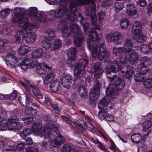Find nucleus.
Instances as JSON below:
<instances>
[{
  "instance_id": "nucleus-50",
  "label": "nucleus",
  "mask_w": 152,
  "mask_h": 152,
  "mask_svg": "<svg viewBox=\"0 0 152 152\" xmlns=\"http://www.w3.org/2000/svg\"><path fill=\"white\" fill-rule=\"evenodd\" d=\"M7 41L6 39H3L0 41V52H3L4 47L7 45Z\"/></svg>"
},
{
  "instance_id": "nucleus-54",
  "label": "nucleus",
  "mask_w": 152,
  "mask_h": 152,
  "mask_svg": "<svg viewBox=\"0 0 152 152\" xmlns=\"http://www.w3.org/2000/svg\"><path fill=\"white\" fill-rule=\"evenodd\" d=\"M75 63V58H70L67 61V64L71 67H72Z\"/></svg>"
},
{
  "instance_id": "nucleus-57",
  "label": "nucleus",
  "mask_w": 152,
  "mask_h": 152,
  "mask_svg": "<svg viewBox=\"0 0 152 152\" xmlns=\"http://www.w3.org/2000/svg\"><path fill=\"white\" fill-rule=\"evenodd\" d=\"M79 65L82 67L84 69L87 65L88 63V60L86 59L83 58L81 59L80 61Z\"/></svg>"
},
{
  "instance_id": "nucleus-51",
  "label": "nucleus",
  "mask_w": 152,
  "mask_h": 152,
  "mask_svg": "<svg viewBox=\"0 0 152 152\" xmlns=\"http://www.w3.org/2000/svg\"><path fill=\"white\" fill-rule=\"evenodd\" d=\"M149 61V59L146 57H142L140 60V64L138 65H140V66H145Z\"/></svg>"
},
{
  "instance_id": "nucleus-16",
  "label": "nucleus",
  "mask_w": 152,
  "mask_h": 152,
  "mask_svg": "<svg viewBox=\"0 0 152 152\" xmlns=\"http://www.w3.org/2000/svg\"><path fill=\"white\" fill-rule=\"evenodd\" d=\"M25 18H23V14H15L12 18V21L13 23H18L19 26H22L23 22L24 21Z\"/></svg>"
},
{
  "instance_id": "nucleus-27",
  "label": "nucleus",
  "mask_w": 152,
  "mask_h": 152,
  "mask_svg": "<svg viewBox=\"0 0 152 152\" xmlns=\"http://www.w3.org/2000/svg\"><path fill=\"white\" fill-rule=\"evenodd\" d=\"M18 101L22 106L26 107L30 105V101L26 95L23 97L19 96L18 97Z\"/></svg>"
},
{
  "instance_id": "nucleus-60",
  "label": "nucleus",
  "mask_w": 152,
  "mask_h": 152,
  "mask_svg": "<svg viewBox=\"0 0 152 152\" xmlns=\"http://www.w3.org/2000/svg\"><path fill=\"white\" fill-rule=\"evenodd\" d=\"M124 7L123 4L121 3L117 2L115 5V10L117 11L121 10Z\"/></svg>"
},
{
  "instance_id": "nucleus-31",
  "label": "nucleus",
  "mask_w": 152,
  "mask_h": 152,
  "mask_svg": "<svg viewBox=\"0 0 152 152\" xmlns=\"http://www.w3.org/2000/svg\"><path fill=\"white\" fill-rule=\"evenodd\" d=\"M70 30L72 32L75 33V35H77L81 34L80 32V29L79 26L75 23H72L70 25Z\"/></svg>"
},
{
  "instance_id": "nucleus-42",
  "label": "nucleus",
  "mask_w": 152,
  "mask_h": 152,
  "mask_svg": "<svg viewBox=\"0 0 152 152\" xmlns=\"http://www.w3.org/2000/svg\"><path fill=\"white\" fill-rule=\"evenodd\" d=\"M107 102V99L106 98H103L100 101L98 104V107L100 110H105Z\"/></svg>"
},
{
  "instance_id": "nucleus-46",
  "label": "nucleus",
  "mask_w": 152,
  "mask_h": 152,
  "mask_svg": "<svg viewBox=\"0 0 152 152\" xmlns=\"http://www.w3.org/2000/svg\"><path fill=\"white\" fill-rule=\"evenodd\" d=\"M42 44L43 47L46 49H49L51 48L52 43L51 41L45 39V40L42 42Z\"/></svg>"
},
{
  "instance_id": "nucleus-26",
  "label": "nucleus",
  "mask_w": 152,
  "mask_h": 152,
  "mask_svg": "<svg viewBox=\"0 0 152 152\" xmlns=\"http://www.w3.org/2000/svg\"><path fill=\"white\" fill-rule=\"evenodd\" d=\"M28 19L25 18L24 21L23 22V24H21L23 25L20 26L23 28V30L26 31H28L30 30H32L34 28L33 25L32 24L28 23Z\"/></svg>"
},
{
  "instance_id": "nucleus-25",
  "label": "nucleus",
  "mask_w": 152,
  "mask_h": 152,
  "mask_svg": "<svg viewBox=\"0 0 152 152\" xmlns=\"http://www.w3.org/2000/svg\"><path fill=\"white\" fill-rule=\"evenodd\" d=\"M44 52L42 48L36 49L32 53V57L34 59H38L42 56Z\"/></svg>"
},
{
  "instance_id": "nucleus-55",
  "label": "nucleus",
  "mask_w": 152,
  "mask_h": 152,
  "mask_svg": "<svg viewBox=\"0 0 152 152\" xmlns=\"http://www.w3.org/2000/svg\"><path fill=\"white\" fill-rule=\"evenodd\" d=\"M25 10L23 8L16 7L14 10L15 14H22V13H24L25 12Z\"/></svg>"
},
{
  "instance_id": "nucleus-48",
  "label": "nucleus",
  "mask_w": 152,
  "mask_h": 152,
  "mask_svg": "<svg viewBox=\"0 0 152 152\" xmlns=\"http://www.w3.org/2000/svg\"><path fill=\"white\" fill-rule=\"evenodd\" d=\"M137 69L139 72L140 74L142 75L146 74L148 71V69L146 66H140V65H138Z\"/></svg>"
},
{
  "instance_id": "nucleus-47",
  "label": "nucleus",
  "mask_w": 152,
  "mask_h": 152,
  "mask_svg": "<svg viewBox=\"0 0 152 152\" xmlns=\"http://www.w3.org/2000/svg\"><path fill=\"white\" fill-rule=\"evenodd\" d=\"M62 44V42L61 40L58 39L56 40L53 43V50L59 48L61 46Z\"/></svg>"
},
{
  "instance_id": "nucleus-44",
  "label": "nucleus",
  "mask_w": 152,
  "mask_h": 152,
  "mask_svg": "<svg viewBox=\"0 0 152 152\" xmlns=\"http://www.w3.org/2000/svg\"><path fill=\"white\" fill-rule=\"evenodd\" d=\"M114 107V103L113 102V101L112 102L111 101H109L108 102L106 105V108L105 109V111L109 112L111 110L113 109Z\"/></svg>"
},
{
  "instance_id": "nucleus-41",
  "label": "nucleus",
  "mask_w": 152,
  "mask_h": 152,
  "mask_svg": "<svg viewBox=\"0 0 152 152\" xmlns=\"http://www.w3.org/2000/svg\"><path fill=\"white\" fill-rule=\"evenodd\" d=\"M58 28L61 30H62L68 27L67 22L66 20L64 19L60 20L59 22Z\"/></svg>"
},
{
  "instance_id": "nucleus-39",
  "label": "nucleus",
  "mask_w": 152,
  "mask_h": 152,
  "mask_svg": "<svg viewBox=\"0 0 152 152\" xmlns=\"http://www.w3.org/2000/svg\"><path fill=\"white\" fill-rule=\"evenodd\" d=\"M77 50L75 48H69L67 51V54L69 58H75L76 53Z\"/></svg>"
},
{
  "instance_id": "nucleus-15",
  "label": "nucleus",
  "mask_w": 152,
  "mask_h": 152,
  "mask_svg": "<svg viewBox=\"0 0 152 152\" xmlns=\"http://www.w3.org/2000/svg\"><path fill=\"white\" fill-rule=\"evenodd\" d=\"M44 120L47 124H49L48 126L53 128L54 131L58 130L59 127V125L58 124H57L55 122L53 121H51L52 118L50 116L48 115L45 117Z\"/></svg>"
},
{
  "instance_id": "nucleus-5",
  "label": "nucleus",
  "mask_w": 152,
  "mask_h": 152,
  "mask_svg": "<svg viewBox=\"0 0 152 152\" xmlns=\"http://www.w3.org/2000/svg\"><path fill=\"white\" fill-rule=\"evenodd\" d=\"M28 13L33 21L44 22L46 20L45 15L42 12L38 11L37 7H32L29 8Z\"/></svg>"
},
{
  "instance_id": "nucleus-40",
  "label": "nucleus",
  "mask_w": 152,
  "mask_h": 152,
  "mask_svg": "<svg viewBox=\"0 0 152 152\" xmlns=\"http://www.w3.org/2000/svg\"><path fill=\"white\" fill-rule=\"evenodd\" d=\"M31 132V131L30 129L25 128L20 132V135L22 138L24 139L28 136L29 135Z\"/></svg>"
},
{
  "instance_id": "nucleus-17",
  "label": "nucleus",
  "mask_w": 152,
  "mask_h": 152,
  "mask_svg": "<svg viewBox=\"0 0 152 152\" xmlns=\"http://www.w3.org/2000/svg\"><path fill=\"white\" fill-rule=\"evenodd\" d=\"M52 67L46 64H42L38 65L37 68L36 72L39 74H45L47 70H50Z\"/></svg>"
},
{
  "instance_id": "nucleus-32",
  "label": "nucleus",
  "mask_w": 152,
  "mask_h": 152,
  "mask_svg": "<svg viewBox=\"0 0 152 152\" xmlns=\"http://www.w3.org/2000/svg\"><path fill=\"white\" fill-rule=\"evenodd\" d=\"M131 139L132 141L135 143H139L142 139V136L139 133H135L131 136Z\"/></svg>"
},
{
  "instance_id": "nucleus-53",
  "label": "nucleus",
  "mask_w": 152,
  "mask_h": 152,
  "mask_svg": "<svg viewBox=\"0 0 152 152\" xmlns=\"http://www.w3.org/2000/svg\"><path fill=\"white\" fill-rule=\"evenodd\" d=\"M102 110L99 111L98 113V117L101 119H104L106 116L107 115V113L108 112L105 111L104 110Z\"/></svg>"
},
{
  "instance_id": "nucleus-22",
  "label": "nucleus",
  "mask_w": 152,
  "mask_h": 152,
  "mask_svg": "<svg viewBox=\"0 0 152 152\" xmlns=\"http://www.w3.org/2000/svg\"><path fill=\"white\" fill-rule=\"evenodd\" d=\"M23 31L22 30H20L16 32L12 39L13 41L18 43L22 42V38H23Z\"/></svg>"
},
{
  "instance_id": "nucleus-14",
  "label": "nucleus",
  "mask_w": 152,
  "mask_h": 152,
  "mask_svg": "<svg viewBox=\"0 0 152 152\" xmlns=\"http://www.w3.org/2000/svg\"><path fill=\"white\" fill-rule=\"evenodd\" d=\"M126 9L128 15L131 18H135L137 17V9L134 4H127Z\"/></svg>"
},
{
  "instance_id": "nucleus-49",
  "label": "nucleus",
  "mask_w": 152,
  "mask_h": 152,
  "mask_svg": "<svg viewBox=\"0 0 152 152\" xmlns=\"http://www.w3.org/2000/svg\"><path fill=\"white\" fill-rule=\"evenodd\" d=\"M129 24V22L126 18L121 19V21L120 25L121 27L123 28H126Z\"/></svg>"
},
{
  "instance_id": "nucleus-3",
  "label": "nucleus",
  "mask_w": 152,
  "mask_h": 152,
  "mask_svg": "<svg viewBox=\"0 0 152 152\" xmlns=\"http://www.w3.org/2000/svg\"><path fill=\"white\" fill-rule=\"evenodd\" d=\"M133 45V42L130 39H125L124 44V47L128 48L126 50L125 58L132 64L136 63L139 59L138 53L131 48Z\"/></svg>"
},
{
  "instance_id": "nucleus-7",
  "label": "nucleus",
  "mask_w": 152,
  "mask_h": 152,
  "mask_svg": "<svg viewBox=\"0 0 152 152\" xmlns=\"http://www.w3.org/2000/svg\"><path fill=\"white\" fill-rule=\"evenodd\" d=\"M100 94V89L99 86H94L93 89L91 90L89 96L91 105L94 106L96 105V100L99 97Z\"/></svg>"
},
{
  "instance_id": "nucleus-30",
  "label": "nucleus",
  "mask_w": 152,
  "mask_h": 152,
  "mask_svg": "<svg viewBox=\"0 0 152 152\" xmlns=\"http://www.w3.org/2000/svg\"><path fill=\"white\" fill-rule=\"evenodd\" d=\"M35 34L34 33H29L25 34L24 36L25 39L28 42H32L36 39Z\"/></svg>"
},
{
  "instance_id": "nucleus-34",
  "label": "nucleus",
  "mask_w": 152,
  "mask_h": 152,
  "mask_svg": "<svg viewBox=\"0 0 152 152\" xmlns=\"http://www.w3.org/2000/svg\"><path fill=\"white\" fill-rule=\"evenodd\" d=\"M25 113L28 115L33 116L36 115L37 113V110L31 107H26Z\"/></svg>"
},
{
  "instance_id": "nucleus-8",
  "label": "nucleus",
  "mask_w": 152,
  "mask_h": 152,
  "mask_svg": "<svg viewBox=\"0 0 152 152\" xmlns=\"http://www.w3.org/2000/svg\"><path fill=\"white\" fill-rule=\"evenodd\" d=\"M74 72L75 77L74 79L75 81L76 82V83H75V85H77V86H81L82 85V82H81L80 84L79 83L77 84V83H80L81 81V80L79 79L76 80V79L83 77L84 73V69L83 68H82L79 65V64L78 63L75 66Z\"/></svg>"
},
{
  "instance_id": "nucleus-9",
  "label": "nucleus",
  "mask_w": 152,
  "mask_h": 152,
  "mask_svg": "<svg viewBox=\"0 0 152 152\" xmlns=\"http://www.w3.org/2000/svg\"><path fill=\"white\" fill-rule=\"evenodd\" d=\"M120 86H108L105 90L106 94L111 98H115L118 95V91L121 90Z\"/></svg>"
},
{
  "instance_id": "nucleus-23",
  "label": "nucleus",
  "mask_w": 152,
  "mask_h": 152,
  "mask_svg": "<svg viewBox=\"0 0 152 152\" xmlns=\"http://www.w3.org/2000/svg\"><path fill=\"white\" fill-rule=\"evenodd\" d=\"M32 60L29 59H26L23 60L21 63V68L23 70H26L32 66Z\"/></svg>"
},
{
  "instance_id": "nucleus-21",
  "label": "nucleus",
  "mask_w": 152,
  "mask_h": 152,
  "mask_svg": "<svg viewBox=\"0 0 152 152\" xmlns=\"http://www.w3.org/2000/svg\"><path fill=\"white\" fill-rule=\"evenodd\" d=\"M61 84L63 86H69L72 82L71 76L68 75H66L61 78Z\"/></svg>"
},
{
  "instance_id": "nucleus-62",
  "label": "nucleus",
  "mask_w": 152,
  "mask_h": 152,
  "mask_svg": "<svg viewBox=\"0 0 152 152\" xmlns=\"http://www.w3.org/2000/svg\"><path fill=\"white\" fill-rule=\"evenodd\" d=\"M143 83L144 86H152V79L151 78L149 77L145 80Z\"/></svg>"
},
{
  "instance_id": "nucleus-19",
  "label": "nucleus",
  "mask_w": 152,
  "mask_h": 152,
  "mask_svg": "<svg viewBox=\"0 0 152 152\" xmlns=\"http://www.w3.org/2000/svg\"><path fill=\"white\" fill-rule=\"evenodd\" d=\"M142 27L139 21H136L133 24L132 32L134 35L141 32Z\"/></svg>"
},
{
  "instance_id": "nucleus-1",
  "label": "nucleus",
  "mask_w": 152,
  "mask_h": 152,
  "mask_svg": "<svg viewBox=\"0 0 152 152\" xmlns=\"http://www.w3.org/2000/svg\"><path fill=\"white\" fill-rule=\"evenodd\" d=\"M89 39L87 40V47L91 50L92 56L99 58L100 60L106 59L110 55L109 52L106 51L105 45L100 43L98 46V43H99L98 36L96 33L94 28L91 29V34L89 35Z\"/></svg>"
},
{
  "instance_id": "nucleus-36",
  "label": "nucleus",
  "mask_w": 152,
  "mask_h": 152,
  "mask_svg": "<svg viewBox=\"0 0 152 152\" xmlns=\"http://www.w3.org/2000/svg\"><path fill=\"white\" fill-rule=\"evenodd\" d=\"M126 48L124 47L115 48L113 49V52L115 55L118 56L121 55L123 52H126Z\"/></svg>"
},
{
  "instance_id": "nucleus-33",
  "label": "nucleus",
  "mask_w": 152,
  "mask_h": 152,
  "mask_svg": "<svg viewBox=\"0 0 152 152\" xmlns=\"http://www.w3.org/2000/svg\"><path fill=\"white\" fill-rule=\"evenodd\" d=\"M78 92L80 96L82 97L86 98L87 96V90L85 86H79L78 88Z\"/></svg>"
},
{
  "instance_id": "nucleus-61",
  "label": "nucleus",
  "mask_w": 152,
  "mask_h": 152,
  "mask_svg": "<svg viewBox=\"0 0 152 152\" xmlns=\"http://www.w3.org/2000/svg\"><path fill=\"white\" fill-rule=\"evenodd\" d=\"M107 40L109 42H114V35L112 34H109L106 36Z\"/></svg>"
},
{
  "instance_id": "nucleus-12",
  "label": "nucleus",
  "mask_w": 152,
  "mask_h": 152,
  "mask_svg": "<svg viewBox=\"0 0 152 152\" xmlns=\"http://www.w3.org/2000/svg\"><path fill=\"white\" fill-rule=\"evenodd\" d=\"M92 72L94 73V76L96 78H99L104 72L103 69L101 68V64L99 62L96 63L91 69Z\"/></svg>"
},
{
  "instance_id": "nucleus-63",
  "label": "nucleus",
  "mask_w": 152,
  "mask_h": 152,
  "mask_svg": "<svg viewBox=\"0 0 152 152\" xmlns=\"http://www.w3.org/2000/svg\"><path fill=\"white\" fill-rule=\"evenodd\" d=\"M23 120L24 121L25 123L29 124L33 121V119L31 117H27L23 118Z\"/></svg>"
},
{
  "instance_id": "nucleus-59",
  "label": "nucleus",
  "mask_w": 152,
  "mask_h": 152,
  "mask_svg": "<svg viewBox=\"0 0 152 152\" xmlns=\"http://www.w3.org/2000/svg\"><path fill=\"white\" fill-rule=\"evenodd\" d=\"M8 94L9 96L8 99L10 100L14 99L17 96V92L15 90L13 91L11 94Z\"/></svg>"
},
{
  "instance_id": "nucleus-38",
  "label": "nucleus",
  "mask_w": 152,
  "mask_h": 152,
  "mask_svg": "<svg viewBox=\"0 0 152 152\" xmlns=\"http://www.w3.org/2000/svg\"><path fill=\"white\" fill-rule=\"evenodd\" d=\"M61 150L62 152H79L74 149H72V148L68 145H64Z\"/></svg>"
},
{
  "instance_id": "nucleus-28",
  "label": "nucleus",
  "mask_w": 152,
  "mask_h": 152,
  "mask_svg": "<svg viewBox=\"0 0 152 152\" xmlns=\"http://www.w3.org/2000/svg\"><path fill=\"white\" fill-rule=\"evenodd\" d=\"M75 38L74 40V44L77 47H80L82 45L83 39V36L82 34L75 35Z\"/></svg>"
},
{
  "instance_id": "nucleus-11",
  "label": "nucleus",
  "mask_w": 152,
  "mask_h": 152,
  "mask_svg": "<svg viewBox=\"0 0 152 152\" xmlns=\"http://www.w3.org/2000/svg\"><path fill=\"white\" fill-rule=\"evenodd\" d=\"M6 64L11 66L12 68L16 67L19 64V62L16 56L13 54L9 53L6 58Z\"/></svg>"
},
{
  "instance_id": "nucleus-56",
  "label": "nucleus",
  "mask_w": 152,
  "mask_h": 152,
  "mask_svg": "<svg viewBox=\"0 0 152 152\" xmlns=\"http://www.w3.org/2000/svg\"><path fill=\"white\" fill-rule=\"evenodd\" d=\"M26 152H39L38 148L36 147L31 146L26 148Z\"/></svg>"
},
{
  "instance_id": "nucleus-13",
  "label": "nucleus",
  "mask_w": 152,
  "mask_h": 152,
  "mask_svg": "<svg viewBox=\"0 0 152 152\" xmlns=\"http://www.w3.org/2000/svg\"><path fill=\"white\" fill-rule=\"evenodd\" d=\"M124 65V64H122L121 63V67L122 66L121 65ZM120 66L121 65L118 61L114 60L112 63L111 67L107 68L105 70V72L107 74H110L111 72L116 73L118 72L119 69H121V68H120Z\"/></svg>"
},
{
  "instance_id": "nucleus-37",
  "label": "nucleus",
  "mask_w": 152,
  "mask_h": 152,
  "mask_svg": "<svg viewBox=\"0 0 152 152\" xmlns=\"http://www.w3.org/2000/svg\"><path fill=\"white\" fill-rule=\"evenodd\" d=\"M51 129H53L54 131L53 128L51 127H50L48 126L47 128L46 127L44 129H42L41 132H40V134H42L45 135H48L47 136H45V137H42L45 138L46 137H49L50 135V134L51 132Z\"/></svg>"
},
{
  "instance_id": "nucleus-24",
  "label": "nucleus",
  "mask_w": 152,
  "mask_h": 152,
  "mask_svg": "<svg viewBox=\"0 0 152 152\" xmlns=\"http://www.w3.org/2000/svg\"><path fill=\"white\" fill-rule=\"evenodd\" d=\"M134 38L137 42L139 43L144 42L147 39L146 36L141 33L134 35Z\"/></svg>"
},
{
  "instance_id": "nucleus-43",
  "label": "nucleus",
  "mask_w": 152,
  "mask_h": 152,
  "mask_svg": "<svg viewBox=\"0 0 152 152\" xmlns=\"http://www.w3.org/2000/svg\"><path fill=\"white\" fill-rule=\"evenodd\" d=\"M152 126V122L148 120L145 121L142 124L143 131L145 132Z\"/></svg>"
},
{
  "instance_id": "nucleus-58",
  "label": "nucleus",
  "mask_w": 152,
  "mask_h": 152,
  "mask_svg": "<svg viewBox=\"0 0 152 152\" xmlns=\"http://www.w3.org/2000/svg\"><path fill=\"white\" fill-rule=\"evenodd\" d=\"M134 79L135 81L137 82H139L144 79V77L141 76L139 74H136L134 77Z\"/></svg>"
},
{
  "instance_id": "nucleus-29",
  "label": "nucleus",
  "mask_w": 152,
  "mask_h": 152,
  "mask_svg": "<svg viewBox=\"0 0 152 152\" xmlns=\"http://www.w3.org/2000/svg\"><path fill=\"white\" fill-rule=\"evenodd\" d=\"M23 124L20 122H17L12 125H8L7 128L8 130L15 131L19 130L23 127Z\"/></svg>"
},
{
  "instance_id": "nucleus-64",
  "label": "nucleus",
  "mask_w": 152,
  "mask_h": 152,
  "mask_svg": "<svg viewBox=\"0 0 152 152\" xmlns=\"http://www.w3.org/2000/svg\"><path fill=\"white\" fill-rule=\"evenodd\" d=\"M147 12L149 14H152V2L149 3L146 7Z\"/></svg>"
},
{
  "instance_id": "nucleus-52",
  "label": "nucleus",
  "mask_w": 152,
  "mask_h": 152,
  "mask_svg": "<svg viewBox=\"0 0 152 152\" xmlns=\"http://www.w3.org/2000/svg\"><path fill=\"white\" fill-rule=\"evenodd\" d=\"M62 31V35L63 36L65 37H67L72 32L70 29H69L68 27L66 28L63 30Z\"/></svg>"
},
{
  "instance_id": "nucleus-4",
  "label": "nucleus",
  "mask_w": 152,
  "mask_h": 152,
  "mask_svg": "<svg viewBox=\"0 0 152 152\" xmlns=\"http://www.w3.org/2000/svg\"><path fill=\"white\" fill-rule=\"evenodd\" d=\"M59 2L61 7L57 10H51L49 12V14L56 18H62L67 12L69 11V7L66 1V0H60Z\"/></svg>"
},
{
  "instance_id": "nucleus-35",
  "label": "nucleus",
  "mask_w": 152,
  "mask_h": 152,
  "mask_svg": "<svg viewBox=\"0 0 152 152\" xmlns=\"http://www.w3.org/2000/svg\"><path fill=\"white\" fill-rule=\"evenodd\" d=\"M30 50V48L27 45L20 46L18 50V53L24 54Z\"/></svg>"
},
{
  "instance_id": "nucleus-45",
  "label": "nucleus",
  "mask_w": 152,
  "mask_h": 152,
  "mask_svg": "<svg viewBox=\"0 0 152 152\" xmlns=\"http://www.w3.org/2000/svg\"><path fill=\"white\" fill-rule=\"evenodd\" d=\"M11 10L7 8L4 10H2L0 12L1 17L2 18H4L5 17L10 13Z\"/></svg>"
},
{
  "instance_id": "nucleus-20",
  "label": "nucleus",
  "mask_w": 152,
  "mask_h": 152,
  "mask_svg": "<svg viewBox=\"0 0 152 152\" xmlns=\"http://www.w3.org/2000/svg\"><path fill=\"white\" fill-rule=\"evenodd\" d=\"M45 39L52 41L56 37L55 31L54 30L50 29L45 31Z\"/></svg>"
},
{
  "instance_id": "nucleus-2",
  "label": "nucleus",
  "mask_w": 152,
  "mask_h": 152,
  "mask_svg": "<svg viewBox=\"0 0 152 152\" xmlns=\"http://www.w3.org/2000/svg\"><path fill=\"white\" fill-rule=\"evenodd\" d=\"M89 0H73L70 3L69 8V13L67 14L66 19L72 22L79 21L82 23L83 18L80 14H79L77 17L75 14V12L76 11V7L79 5H83L87 4L89 2Z\"/></svg>"
},
{
  "instance_id": "nucleus-10",
  "label": "nucleus",
  "mask_w": 152,
  "mask_h": 152,
  "mask_svg": "<svg viewBox=\"0 0 152 152\" xmlns=\"http://www.w3.org/2000/svg\"><path fill=\"white\" fill-rule=\"evenodd\" d=\"M56 131H55L56 132L57 136L58 138H54L52 140H50L49 141L50 145L53 147H58L64 143L65 141L64 138L59 133L57 132Z\"/></svg>"
},
{
  "instance_id": "nucleus-18",
  "label": "nucleus",
  "mask_w": 152,
  "mask_h": 152,
  "mask_svg": "<svg viewBox=\"0 0 152 152\" xmlns=\"http://www.w3.org/2000/svg\"><path fill=\"white\" fill-rule=\"evenodd\" d=\"M42 125L39 123H37L33 124L32 126V130L33 132L35 133L37 135L40 136V137H45L48 135H43L40 134L42 129Z\"/></svg>"
},
{
  "instance_id": "nucleus-6",
  "label": "nucleus",
  "mask_w": 152,
  "mask_h": 152,
  "mask_svg": "<svg viewBox=\"0 0 152 152\" xmlns=\"http://www.w3.org/2000/svg\"><path fill=\"white\" fill-rule=\"evenodd\" d=\"M126 59L122 57L120 59V61L122 64H124L123 65H121V72L125 74V76L126 78H130L132 75L134 73L133 70V68L126 64Z\"/></svg>"
}]
</instances>
